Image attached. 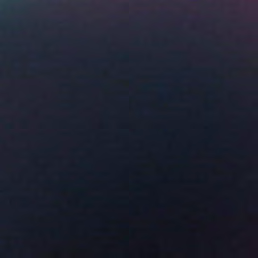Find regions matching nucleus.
<instances>
[{"label":"nucleus","mask_w":258,"mask_h":258,"mask_svg":"<svg viewBox=\"0 0 258 258\" xmlns=\"http://www.w3.org/2000/svg\"><path fill=\"white\" fill-rule=\"evenodd\" d=\"M122 226L123 227L127 228V227H128V225H122Z\"/></svg>","instance_id":"1"},{"label":"nucleus","mask_w":258,"mask_h":258,"mask_svg":"<svg viewBox=\"0 0 258 258\" xmlns=\"http://www.w3.org/2000/svg\"><path fill=\"white\" fill-rule=\"evenodd\" d=\"M253 26H256V25L254 24V25H253Z\"/></svg>","instance_id":"2"}]
</instances>
